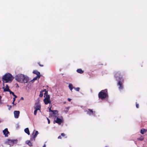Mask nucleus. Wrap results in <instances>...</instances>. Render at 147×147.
<instances>
[{
	"label": "nucleus",
	"instance_id": "44",
	"mask_svg": "<svg viewBox=\"0 0 147 147\" xmlns=\"http://www.w3.org/2000/svg\"><path fill=\"white\" fill-rule=\"evenodd\" d=\"M88 114H90V113H88Z\"/></svg>",
	"mask_w": 147,
	"mask_h": 147
},
{
	"label": "nucleus",
	"instance_id": "22",
	"mask_svg": "<svg viewBox=\"0 0 147 147\" xmlns=\"http://www.w3.org/2000/svg\"><path fill=\"white\" fill-rule=\"evenodd\" d=\"M145 132V129H142L141 130L140 133L142 134H143Z\"/></svg>",
	"mask_w": 147,
	"mask_h": 147
},
{
	"label": "nucleus",
	"instance_id": "4",
	"mask_svg": "<svg viewBox=\"0 0 147 147\" xmlns=\"http://www.w3.org/2000/svg\"><path fill=\"white\" fill-rule=\"evenodd\" d=\"M98 96L99 98L103 99L108 96V94L107 89L101 91L99 92Z\"/></svg>",
	"mask_w": 147,
	"mask_h": 147
},
{
	"label": "nucleus",
	"instance_id": "10",
	"mask_svg": "<svg viewBox=\"0 0 147 147\" xmlns=\"http://www.w3.org/2000/svg\"><path fill=\"white\" fill-rule=\"evenodd\" d=\"M3 134L5 135V137H7V134H9V132L7 128H5L3 131Z\"/></svg>",
	"mask_w": 147,
	"mask_h": 147
},
{
	"label": "nucleus",
	"instance_id": "9",
	"mask_svg": "<svg viewBox=\"0 0 147 147\" xmlns=\"http://www.w3.org/2000/svg\"><path fill=\"white\" fill-rule=\"evenodd\" d=\"M14 114L15 117L18 118L20 112L19 111H15L14 112Z\"/></svg>",
	"mask_w": 147,
	"mask_h": 147
},
{
	"label": "nucleus",
	"instance_id": "25",
	"mask_svg": "<svg viewBox=\"0 0 147 147\" xmlns=\"http://www.w3.org/2000/svg\"><path fill=\"white\" fill-rule=\"evenodd\" d=\"M88 110L91 113V114H93L94 112L92 110L90 109H88Z\"/></svg>",
	"mask_w": 147,
	"mask_h": 147
},
{
	"label": "nucleus",
	"instance_id": "1",
	"mask_svg": "<svg viewBox=\"0 0 147 147\" xmlns=\"http://www.w3.org/2000/svg\"><path fill=\"white\" fill-rule=\"evenodd\" d=\"M115 77L116 80L118 81L117 85L118 86L119 90H123V84L124 80L121 76L120 72L119 71L116 72L115 75Z\"/></svg>",
	"mask_w": 147,
	"mask_h": 147
},
{
	"label": "nucleus",
	"instance_id": "5",
	"mask_svg": "<svg viewBox=\"0 0 147 147\" xmlns=\"http://www.w3.org/2000/svg\"><path fill=\"white\" fill-rule=\"evenodd\" d=\"M17 142V140H7L6 143L10 146H13L14 144H16Z\"/></svg>",
	"mask_w": 147,
	"mask_h": 147
},
{
	"label": "nucleus",
	"instance_id": "20",
	"mask_svg": "<svg viewBox=\"0 0 147 147\" xmlns=\"http://www.w3.org/2000/svg\"><path fill=\"white\" fill-rule=\"evenodd\" d=\"M69 107L65 108L64 110V111L66 113H67L69 111Z\"/></svg>",
	"mask_w": 147,
	"mask_h": 147
},
{
	"label": "nucleus",
	"instance_id": "45",
	"mask_svg": "<svg viewBox=\"0 0 147 147\" xmlns=\"http://www.w3.org/2000/svg\"><path fill=\"white\" fill-rule=\"evenodd\" d=\"M105 147H107V146H106Z\"/></svg>",
	"mask_w": 147,
	"mask_h": 147
},
{
	"label": "nucleus",
	"instance_id": "14",
	"mask_svg": "<svg viewBox=\"0 0 147 147\" xmlns=\"http://www.w3.org/2000/svg\"><path fill=\"white\" fill-rule=\"evenodd\" d=\"M10 90L9 89V86L7 85H6L5 86V88L4 89V91L8 92Z\"/></svg>",
	"mask_w": 147,
	"mask_h": 147
},
{
	"label": "nucleus",
	"instance_id": "11",
	"mask_svg": "<svg viewBox=\"0 0 147 147\" xmlns=\"http://www.w3.org/2000/svg\"><path fill=\"white\" fill-rule=\"evenodd\" d=\"M43 101L45 105H47L49 103H51L50 99H44L43 100Z\"/></svg>",
	"mask_w": 147,
	"mask_h": 147
},
{
	"label": "nucleus",
	"instance_id": "13",
	"mask_svg": "<svg viewBox=\"0 0 147 147\" xmlns=\"http://www.w3.org/2000/svg\"><path fill=\"white\" fill-rule=\"evenodd\" d=\"M26 143L30 146H32V143L29 140L26 141Z\"/></svg>",
	"mask_w": 147,
	"mask_h": 147
},
{
	"label": "nucleus",
	"instance_id": "21",
	"mask_svg": "<svg viewBox=\"0 0 147 147\" xmlns=\"http://www.w3.org/2000/svg\"><path fill=\"white\" fill-rule=\"evenodd\" d=\"M51 112L53 114L56 115L57 114L58 112L56 110L51 111Z\"/></svg>",
	"mask_w": 147,
	"mask_h": 147
},
{
	"label": "nucleus",
	"instance_id": "43",
	"mask_svg": "<svg viewBox=\"0 0 147 147\" xmlns=\"http://www.w3.org/2000/svg\"><path fill=\"white\" fill-rule=\"evenodd\" d=\"M21 99H24V98H23V97H22L21 98Z\"/></svg>",
	"mask_w": 147,
	"mask_h": 147
},
{
	"label": "nucleus",
	"instance_id": "33",
	"mask_svg": "<svg viewBox=\"0 0 147 147\" xmlns=\"http://www.w3.org/2000/svg\"><path fill=\"white\" fill-rule=\"evenodd\" d=\"M1 96L0 95V103H1Z\"/></svg>",
	"mask_w": 147,
	"mask_h": 147
},
{
	"label": "nucleus",
	"instance_id": "35",
	"mask_svg": "<svg viewBox=\"0 0 147 147\" xmlns=\"http://www.w3.org/2000/svg\"><path fill=\"white\" fill-rule=\"evenodd\" d=\"M58 139H61V136H58Z\"/></svg>",
	"mask_w": 147,
	"mask_h": 147
},
{
	"label": "nucleus",
	"instance_id": "26",
	"mask_svg": "<svg viewBox=\"0 0 147 147\" xmlns=\"http://www.w3.org/2000/svg\"><path fill=\"white\" fill-rule=\"evenodd\" d=\"M38 110H37V109H35V110L34 111V114L35 115H36L37 113V111Z\"/></svg>",
	"mask_w": 147,
	"mask_h": 147
},
{
	"label": "nucleus",
	"instance_id": "39",
	"mask_svg": "<svg viewBox=\"0 0 147 147\" xmlns=\"http://www.w3.org/2000/svg\"><path fill=\"white\" fill-rule=\"evenodd\" d=\"M51 107L49 109V111L50 112H51V111H52V110H51Z\"/></svg>",
	"mask_w": 147,
	"mask_h": 147
},
{
	"label": "nucleus",
	"instance_id": "28",
	"mask_svg": "<svg viewBox=\"0 0 147 147\" xmlns=\"http://www.w3.org/2000/svg\"><path fill=\"white\" fill-rule=\"evenodd\" d=\"M8 92H9L10 94H12L13 95H14V93L13 92H12L10 90Z\"/></svg>",
	"mask_w": 147,
	"mask_h": 147
},
{
	"label": "nucleus",
	"instance_id": "24",
	"mask_svg": "<svg viewBox=\"0 0 147 147\" xmlns=\"http://www.w3.org/2000/svg\"><path fill=\"white\" fill-rule=\"evenodd\" d=\"M74 88L77 91H78V92L79 91V90L80 89V88L79 87H77V88L74 87Z\"/></svg>",
	"mask_w": 147,
	"mask_h": 147
},
{
	"label": "nucleus",
	"instance_id": "36",
	"mask_svg": "<svg viewBox=\"0 0 147 147\" xmlns=\"http://www.w3.org/2000/svg\"><path fill=\"white\" fill-rule=\"evenodd\" d=\"M13 95L14 96V98H16L17 97V96L15 95L14 94V95Z\"/></svg>",
	"mask_w": 147,
	"mask_h": 147
},
{
	"label": "nucleus",
	"instance_id": "23",
	"mask_svg": "<svg viewBox=\"0 0 147 147\" xmlns=\"http://www.w3.org/2000/svg\"><path fill=\"white\" fill-rule=\"evenodd\" d=\"M40 76H39H39L38 77V76H37L35 77L34 78H33V80H37V79H39L40 77Z\"/></svg>",
	"mask_w": 147,
	"mask_h": 147
},
{
	"label": "nucleus",
	"instance_id": "17",
	"mask_svg": "<svg viewBox=\"0 0 147 147\" xmlns=\"http://www.w3.org/2000/svg\"><path fill=\"white\" fill-rule=\"evenodd\" d=\"M46 92L44 94V96H46V97L45 99H50V97L49 95L47 94Z\"/></svg>",
	"mask_w": 147,
	"mask_h": 147
},
{
	"label": "nucleus",
	"instance_id": "27",
	"mask_svg": "<svg viewBox=\"0 0 147 147\" xmlns=\"http://www.w3.org/2000/svg\"><path fill=\"white\" fill-rule=\"evenodd\" d=\"M144 139V138L142 137H141L138 138V140H140L141 141H142V140H143Z\"/></svg>",
	"mask_w": 147,
	"mask_h": 147
},
{
	"label": "nucleus",
	"instance_id": "40",
	"mask_svg": "<svg viewBox=\"0 0 147 147\" xmlns=\"http://www.w3.org/2000/svg\"><path fill=\"white\" fill-rule=\"evenodd\" d=\"M46 145L45 144H44L42 147H46Z\"/></svg>",
	"mask_w": 147,
	"mask_h": 147
},
{
	"label": "nucleus",
	"instance_id": "19",
	"mask_svg": "<svg viewBox=\"0 0 147 147\" xmlns=\"http://www.w3.org/2000/svg\"><path fill=\"white\" fill-rule=\"evenodd\" d=\"M68 87L70 90L72 91L73 89L74 88V87H73L72 84H69V85Z\"/></svg>",
	"mask_w": 147,
	"mask_h": 147
},
{
	"label": "nucleus",
	"instance_id": "42",
	"mask_svg": "<svg viewBox=\"0 0 147 147\" xmlns=\"http://www.w3.org/2000/svg\"><path fill=\"white\" fill-rule=\"evenodd\" d=\"M145 132H147V129H145Z\"/></svg>",
	"mask_w": 147,
	"mask_h": 147
},
{
	"label": "nucleus",
	"instance_id": "16",
	"mask_svg": "<svg viewBox=\"0 0 147 147\" xmlns=\"http://www.w3.org/2000/svg\"><path fill=\"white\" fill-rule=\"evenodd\" d=\"M25 132L27 133L28 135H29L30 134L29 130L28 128H26L24 129Z\"/></svg>",
	"mask_w": 147,
	"mask_h": 147
},
{
	"label": "nucleus",
	"instance_id": "2",
	"mask_svg": "<svg viewBox=\"0 0 147 147\" xmlns=\"http://www.w3.org/2000/svg\"><path fill=\"white\" fill-rule=\"evenodd\" d=\"M16 80L18 82L21 83H26L29 81V79L24 75L19 74L15 76Z\"/></svg>",
	"mask_w": 147,
	"mask_h": 147
},
{
	"label": "nucleus",
	"instance_id": "41",
	"mask_svg": "<svg viewBox=\"0 0 147 147\" xmlns=\"http://www.w3.org/2000/svg\"><path fill=\"white\" fill-rule=\"evenodd\" d=\"M14 102H13H13H12V104H13V105H16V104H14Z\"/></svg>",
	"mask_w": 147,
	"mask_h": 147
},
{
	"label": "nucleus",
	"instance_id": "15",
	"mask_svg": "<svg viewBox=\"0 0 147 147\" xmlns=\"http://www.w3.org/2000/svg\"><path fill=\"white\" fill-rule=\"evenodd\" d=\"M46 89H45L42 90L40 92V94H39V96L40 97H42L43 95V93L44 92H46Z\"/></svg>",
	"mask_w": 147,
	"mask_h": 147
},
{
	"label": "nucleus",
	"instance_id": "18",
	"mask_svg": "<svg viewBox=\"0 0 147 147\" xmlns=\"http://www.w3.org/2000/svg\"><path fill=\"white\" fill-rule=\"evenodd\" d=\"M77 71L78 73L80 74H82L84 72V71L80 69H77Z\"/></svg>",
	"mask_w": 147,
	"mask_h": 147
},
{
	"label": "nucleus",
	"instance_id": "38",
	"mask_svg": "<svg viewBox=\"0 0 147 147\" xmlns=\"http://www.w3.org/2000/svg\"><path fill=\"white\" fill-rule=\"evenodd\" d=\"M16 100V98H13V102H14L15 101V100Z\"/></svg>",
	"mask_w": 147,
	"mask_h": 147
},
{
	"label": "nucleus",
	"instance_id": "29",
	"mask_svg": "<svg viewBox=\"0 0 147 147\" xmlns=\"http://www.w3.org/2000/svg\"><path fill=\"white\" fill-rule=\"evenodd\" d=\"M139 105L137 103V102L136 103V107L137 108H139Z\"/></svg>",
	"mask_w": 147,
	"mask_h": 147
},
{
	"label": "nucleus",
	"instance_id": "3",
	"mask_svg": "<svg viewBox=\"0 0 147 147\" xmlns=\"http://www.w3.org/2000/svg\"><path fill=\"white\" fill-rule=\"evenodd\" d=\"M14 78L10 73L6 74L2 77V79L3 82H11L13 80Z\"/></svg>",
	"mask_w": 147,
	"mask_h": 147
},
{
	"label": "nucleus",
	"instance_id": "12",
	"mask_svg": "<svg viewBox=\"0 0 147 147\" xmlns=\"http://www.w3.org/2000/svg\"><path fill=\"white\" fill-rule=\"evenodd\" d=\"M33 73L34 74H35L37 76H38V77L39 76H39H40V72H39V71H37L36 70H34L33 71Z\"/></svg>",
	"mask_w": 147,
	"mask_h": 147
},
{
	"label": "nucleus",
	"instance_id": "7",
	"mask_svg": "<svg viewBox=\"0 0 147 147\" xmlns=\"http://www.w3.org/2000/svg\"><path fill=\"white\" fill-rule=\"evenodd\" d=\"M34 108L35 109L40 111L41 106L39 102H36L35 103Z\"/></svg>",
	"mask_w": 147,
	"mask_h": 147
},
{
	"label": "nucleus",
	"instance_id": "30",
	"mask_svg": "<svg viewBox=\"0 0 147 147\" xmlns=\"http://www.w3.org/2000/svg\"><path fill=\"white\" fill-rule=\"evenodd\" d=\"M38 64L39 65L40 67H42L43 66V65L40 64V62H38Z\"/></svg>",
	"mask_w": 147,
	"mask_h": 147
},
{
	"label": "nucleus",
	"instance_id": "34",
	"mask_svg": "<svg viewBox=\"0 0 147 147\" xmlns=\"http://www.w3.org/2000/svg\"><path fill=\"white\" fill-rule=\"evenodd\" d=\"M7 106L8 107H9V110L10 109H11V106H9L8 105H7Z\"/></svg>",
	"mask_w": 147,
	"mask_h": 147
},
{
	"label": "nucleus",
	"instance_id": "8",
	"mask_svg": "<svg viewBox=\"0 0 147 147\" xmlns=\"http://www.w3.org/2000/svg\"><path fill=\"white\" fill-rule=\"evenodd\" d=\"M62 122V120L60 118L57 117L56 120L54 121L53 123H55V122L58 123L59 124H60Z\"/></svg>",
	"mask_w": 147,
	"mask_h": 147
},
{
	"label": "nucleus",
	"instance_id": "37",
	"mask_svg": "<svg viewBox=\"0 0 147 147\" xmlns=\"http://www.w3.org/2000/svg\"><path fill=\"white\" fill-rule=\"evenodd\" d=\"M71 100V99H70V98H68V100L69 101H70Z\"/></svg>",
	"mask_w": 147,
	"mask_h": 147
},
{
	"label": "nucleus",
	"instance_id": "6",
	"mask_svg": "<svg viewBox=\"0 0 147 147\" xmlns=\"http://www.w3.org/2000/svg\"><path fill=\"white\" fill-rule=\"evenodd\" d=\"M38 131H35V130L32 133V136H31V138H30V140L32 141L33 140H34L35 138L38 134Z\"/></svg>",
	"mask_w": 147,
	"mask_h": 147
},
{
	"label": "nucleus",
	"instance_id": "32",
	"mask_svg": "<svg viewBox=\"0 0 147 147\" xmlns=\"http://www.w3.org/2000/svg\"><path fill=\"white\" fill-rule=\"evenodd\" d=\"M47 120H48V123L49 124L50 123V120L48 118H47Z\"/></svg>",
	"mask_w": 147,
	"mask_h": 147
},
{
	"label": "nucleus",
	"instance_id": "31",
	"mask_svg": "<svg viewBox=\"0 0 147 147\" xmlns=\"http://www.w3.org/2000/svg\"><path fill=\"white\" fill-rule=\"evenodd\" d=\"M61 135L63 137H64L65 136V134L63 133H61Z\"/></svg>",
	"mask_w": 147,
	"mask_h": 147
}]
</instances>
